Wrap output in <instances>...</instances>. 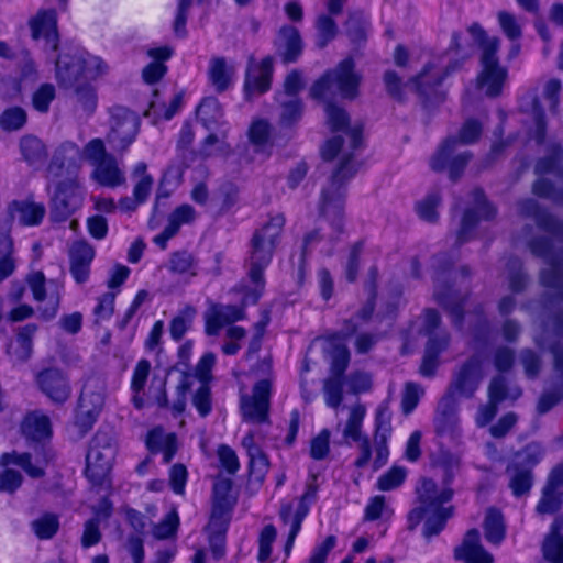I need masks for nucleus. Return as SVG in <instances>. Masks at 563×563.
Here are the masks:
<instances>
[{
    "mask_svg": "<svg viewBox=\"0 0 563 563\" xmlns=\"http://www.w3.org/2000/svg\"><path fill=\"white\" fill-rule=\"evenodd\" d=\"M297 516H298V506L296 507V509H294V506L291 503L282 504L280 510H279V517L285 525H289L288 538H287V541L285 544V552L287 555L289 554V552L294 545L295 539H296L297 534L299 533V531L301 529V523L303 521V520L298 521V529L294 530Z\"/></svg>",
    "mask_w": 563,
    "mask_h": 563,
    "instance_id": "46",
    "label": "nucleus"
},
{
    "mask_svg": "<svg viewBox=\"0 0 563 563\" xmlns=\"http://www.w3.org/2000/svg\"><path fill=\"white\" fill-rule=\"evenodd\" d=\"M472 196L474 207L468 208L463 214L456 236V243L459 245L467 242L472 238L473 231L481 220H489L496 214V210L487 203L483 190L475 189Z\"/></svg>",
    "mask_w": 563,
    "mask_h": 563,
    "instance_id": "18",
    "label": "nucleus"
},
{
    "mask_svg": "<svg viewBox=\"0 0 563 563\" xmlns=\"http://www.w3.org/2000/svg\"><path fill=\"white\" fill-rule=\"evenodd\" d=\"M152 365L146 358H141L132 373L131 390L136 393H145V387L151 374Z\"/></svg>",
    "mask_w": 563,
    "mask_h": 563,
    "instance_id": "60",
    "label": "nucleus"
},
{
    "mask_svg": "<svg viewBox=\"0 0 563 563\" xmlns=\"http://www.w3.org/2000/svg\"><path fill=\"white\" fill-rule=\"evenodd\" d=\"M167 267L173 274H188L190 277L197 275V261L195 256L187 251L172 253Z\"/></svg>",
    "mask_w": 563,
    "mask_h": 563,
    "instance_id": "43",
    "label": "nucleus"
},
{
    "mask_svg": "<svg viewBox=\"0 0 563 563\" xmlns=\"http://www.w3.org/2000/svg\"><path fill=\"white\" fill-rule=\"evenodd\" d=\"M85 159L82 155V148L70 141L62 143L52 156V159L47 166V173L52 177H62L67 175L69 177H76L81 167V161Z\"/></svg>",
    "mask_w": 563,
    "mask_h": 563,
    "instance_id": "16",
    "label": "nucleus"
},
{
    "mask_svg": "<svg viewBox=\"0 0 563 563\" xmlns=\"http://www.w3.org/2000/svg\"><path fill=\"white\" fill-rule=\"evenodd\" d=\"M497 19L501 31L510 41H517L522 36L521 25L514 14L499 11Z\"/></svg>",
    "mask_w": 563,
    "mask_h": 563,
    "instance_id": "62",
    "label": "nucleus"
},
{
    "mask_svg": "<svg viewBox=\"0 0 563 563\" xmlns=\"http://www.w3.org/2000/svg\"><path fill=\"white\" fill-rule=\"evenodd\" d=\"M104 68V63L96 56H64L56 60V76L64 88L82 84L81 79L95 78L103 74Z\"/></svg>",
    "mask_w": 563,
    "mask_h": 563,
    "instance_id": "9",
    "label": "nucleus"
},
{
    "mask_svg": "<svg viewBox=\"0 0 563 563\" xmlns=\"http://www.w3.org/2000/svg\"><path fill=\"white\" fill-rule=\"evenodd\" d=\"M285 224L284 213H271L268 220L254 231L250 241L246 265L249 268L247 275L255 287L251 294H246L245 301L251 299L255 303L261 297L265 285L264 271L273 260Z\"/></svg>",
    "mask_w": 563,
    "mask_h": 563,
    "instance_id": "4",
    "label": "nucleus"
},
{
    "mask_svg": "<svg viewBox=\"0 0 563 563\" xmlns=\"http://www.w3.org/2000/svg\"><path fill=\"white\" fill-rule=\"evenodd\" d=\"M96 255L93 246L85 240H77L69 247V271L77 284L89 279L90 265Z\"/></svg>",
    "mask_w": 563,
    "mask_h": 563,
    "instance_id": "23",
    "label": "nucleus"
},
{
    "mask_svg": "<svg viewBox=\"0 0 563 563\" xmlns=\"http://www.w3.org/2000/svg\"><path fill=\"white\" fill-rule=\"evenodd\" d=\"M197 114L202 124L209 129L210 123L217 122L222 117L220 103L214 98H206L200 102Z\"/></svg>",
    "mask_w": 563,
    "mask_h": 563,
    "instance_id": "56",
    "label": "nucleus"
},
{
    "mask_svg": "<svg viewBox=\"0 0 563 563\" xmlns=\"http://www.w3.org/2000/svg\"><path fill=\"white\" fill-rule=\"evenodd\" d=\"M21 432L29 440L42 441L51 437V420L40 411L29 412L21 422Z\"/></svg>",
    "mask_w": 563,
    "mask_h": 563,
    "instance_id": "34",
    "label": "nucleus"
},
{
    "mask_svg": "<svg viewBox=\"0 0 563 563\" xmlns=\"http://www.w3.org/2000/svg\"><path fill=\"white\" fill-rule=\"evenodd\" d=\"M82 155L92 166L90 177L102 187L117 188L126 184L125 170L114 154L108 153L103 140L96 137L82 147Z\"/></svg>",
    "mask_w": 563,
    "mask_h": 563,
    "instance_id": "5",
    "label": "nucleus"
},
{
    "mask_svg": "<svg viewBox=\"0 0 563 563\" xmlns=\"http://www.w3.org/2000/svg\"><path fill=\"white\" fill-rule=\"evenodd\" d=\"M457 141L448 137L430 158V167L434 172H442L448 168L452 180L460 178L468 164L472 154L470 151L456 152Z\"/></svg>",
    "mask_w": 563,
    "mask_h": 563,
    "instance_id": "13",
    "label": "nucleus"
},
{
    "mask_svg": "<svg viewBox=\"0 0 563 563\" xmlns=\"http://www.w3.org/2000/svg\"><path fill=\"white\" fill-rule=\"evenodd\" d=\"M435 290L434 297L435 300L443 306L445 309L450 310V313L453 318V322L456 325H460L463 319V300L464 297L460 295L457 291L452 289L451 287H443L440 284V278L437 277L435 280Z\"/></svg>",
    "mask_w": 563,
    "mask_h": 563,
    "instance_id": "36",
    "label": "nucleus"
},
{
    "mask_svg": "<svg viewBox=\"0 0 563 563\" xmlns=\"http://www.w3.org/2000/svg\"><path fill=\"white\" fill-rule=\"evenodd\" d=\"M500 40L490 41L482 53V71L478 76V86L486 89V95L496 97L500 93L507 77V70L501 67L496 56Z\"/></svg>",
    "mask_w": 563,
    "mask_h": 563,
    "instance_id": "12",
    "label": "nucleus"
},
{
    "mask_svg": "<svg viewBox=\"0 0 563 563\" xmlns=\"http://www.w3.org/2000/svg\"><path fill=\"white\" fill-rule=\"evenodd\" d=\"M507 275L509 289L512 292H521L528 283L526 274L521 269V262L518 258H510L507 263Z\"/></svg>",
    "mask_w": 563,
    "mask_h": 563,
    "instance_id": "58",
    "label": "nucleus"
},
{
    "mask_svg": "<svg viewBox=\"0 0 563 563\" xmlns=\"http://www.w3.org/2000/svg\"><path fill=\"white\" fill-rule=\"evenodd\" d=\"M327 121L333 132H343L344 135H336L328 140L322 148V157L332 161L341 156V163L334 172L331 181L321 192V212L329 218L333 225H341L344 207V181L351 179L357 172L353 162V153L362 143V126L356 124L350 126L349 115L344 109L327 102Z\"/></svg>",
    "mask_w": 563,
    "mask_h": 563,
    "instance_id": "1",
    "label": "nucleus"
},
{
    "mask_svg": "<svg viewBox=\"0 0 563 563\" xmlns=\"http://www.w3.org/2000/svg\"><path fill=\"white\" fill-rule=\"evenodd\" d=\"M511 473L509 487L517 497L527 494L532 486V475L529 470L508 468Z\"/></svg>",
    "mask_w": 563,
    "mask_h": 563,
    "instance_id": "54",
    "label": "nucleus"
},
{
    "mask_svg": "<svg viewBox=\"0 0 563 563\" xmlns=\"http://www.w3.org/2000/svg\"><path fill=\"white\" fill-rule=\"evenodd\" d=\"M563 148L560 144H552L548 154L540 158L534 172L540 177L533 184L534 195L550 199L553 202H563Z\"/></svg>",
    "mask_w": 563,
    "mask_h": 563,
    "instance_id": "6",
    "label": "nucleus"
},
{
    "mask_svg": "<svg viewBox=\"0 0 563 563\" xmlns=\"http://www.w3.org/2000/svg\"><path fill=\"white\" fill-rule=\"evenodd\" d=\"M344 376L331 375L323 384L324 401L328 407L336 409L343 400Z\"/></svg>",
    "mask_w": 563,
    "mask_h": 563,
    "instance_id": "47",
    "label": "nucleus"
},
{
    "mask_svg": "<svg viewBox=\"0 0 563 563\" xmlns=\"http://www.w3.org/2000/svg\"><path fill=\"white\" fill-rule=\"evenodd\" d=\"M561 482L555 474H552L542 490V497L537 505L539 514H554L562 506Z\"/></svg>",
    "mask_w": 563,
    "mask_h": 563,
    "instance_id": "38",
    "label": "nucleus"
},
{
    "mask_svg": "<svg viewBox=\"0 0 563 563\" xmlns=\"http://www.w3.org/2000/svg\"><path fill=\"white\" fill-rule=\"evenodd\" d=\"M455 69L456 66H448L443 70L433 63L427 64L422 71L413 79L417 91L428 99L431 98L445 76Z\"/></svg>",
    "mask_w": 563,
    "mask_h": 563,
    "instance_id": "30",
    "label": "nucleus"
},
{
    "mask_svg": "<svg viewBox=\"0 0 563 563\" xmlns=\"http://www.w3.org/2000/svg\"><path fill=\"white\" fill-rule=\"evenodd\" d=\"M32 35L35 40L43 38L45 46L51 51L58 47V33L56 26V15L54 11L40 13L31 23Z\"/></svg>",
    "mask_w": 563,
    "mask_h": 563,
    "instance_id": "33",
    "label": "nucleus"
},
{
    "mask_svg": "<svg viewBox=\"0 0 563 563\" xmlns=\"http://www.w3.org/2000/svg\"><path fill=\"white\" fill-rule=\"evenodd\" d=\"M244 318V305L234 306L212 302L203 314L206 333L211 336L217 335L224 325L243 320Z\"/></svg>",
    "mask_w": 563,
    "mask_h": 563,
    "instance_id": "19",
    "label": "nucleus"
},
{
    "mask_svg": "<svg viewBox=\"0 0 563 563\" xmlns=\"http://www.w3.org/2000/svg\"><path fill=\"white\" fill-rule=\"evenodd\" d=\"M36 331L37 325L34 323L19 328L15 340L8 345V354L19 362L27 361L33 351V336Z\"/></svg>",
    "mask_w": 563,
    "mask_h": 563,
    "instance_id": "35",
    "label": "nucleus"
},
{
    "mask_svg": "<svg viewBox=\"0 0 563 563\" xmlns=\"http://www.w3.org/2000/svg\"><path fill=\"white\" fill-rule=\"evenodd\" d=\"M454 559L464 563H494V556L481 543L477 529H471L460 545L454 549Z\"/></svg>",
    "mask_w": 563,
    "mask_h": 563,
    "instance_id": "26",
    "label": "nucleus"
},
{
    "mask_svg": "<svg viewBox=\"0 0 563 563\" xmlns=\"http://www.w3.org/2000/svg\"><path fill=\"white\" fill-rule=\"evenodd\" d=\"M275 47L284 63L296 62L302 53V40L299 31L292 25L282 26L275 38Z\"/></svg>",
    "mask_w": 563,
    "mask_h": 563,
    "instance_id": "29",
    "label": "nucleus"
},
{
    "mask_svg": "<svg viewBox=\"0 0 563 563\" xmlns=\"http://www.w3.org/2000/svg\"><path fill=\"white\" fill-rule=\"evenodd\" d=\"M453 475L444 478L443 485H438L430 478H422L416 488L418 506L408 515L409 529H415L422 519L423 536L429 539L439 534L445 527V522L453 516L454 508L448 503L453 497L451 488Z\"/></svg>",
    "mask_w": 563,
    "mask_h": 563,
    "instance_id": "3",
    "label": "nucleus"
},
{
    "mask_svg": "<svg viewBox=\"0 0 563 563\" xmlns=\"http://www.w3.org/2000/svg\"><path fill=\"white\" fill-rule=\"evenodd\" d=\"M84 195L78 178L69 177L59 181L51 200V219L55 222L66 221L81 207Z\"/></svg>",
    "mask_w": 563,
    "mask_h": 563,
    "instance_id": "11",
    "label": "nucleus"
},
{
    "mask_svg": "<svg viewBox=\"0 0 563 563\" xmlns=\"http://www.w3.org/2000/svg\"><path fill=\"white\" fill-rule=\"evenodd\" d=\"M434 423L439 435L448 437L452 441H459L461 439L462 430L457 415L435 416Z\"/></svg>",
    "mask_w": 563,
    "mask_h": 563,
    "instance_id": "52",
    "label": "nucleus"
},
{
    "mask_svg": "<svg viewBox=\"0 0 563 563\" xmlns=\"http://www.w3.org/2000/svg\"><path fill=\"white\" fill-rule=\"evenodd\" d=\"M272 383L268 378L258 380L251 396L241 398V411L245 421L263 423L268 421Z\"/></svg>",
    "mask_w": 563,
    "mask_h": 563,
    "instance_id": "15",
    "label": "nucleus"
},
{
    "mask_svg": "<svg viewBox=\"0 0 563 563\" xmlns=\"http://www.w3.org/2000/svg\"><path fill=\"white\" fill-rule=\"evenodd\" d=\"M103 407V396L84 388L76 411V424L85 432L97 421Z\"/></svg>",
    "mask_w": 563,
    "mask_h": 563,
    "instance_id": "28",
    "label": "nucleus"
},
{
    "mask_svg": "<svg viewBox=\"0 0 563 563\" xmlns=\"http://www.w3.org/2000/svg\"><path fill=\"white\" fill-rule=\"evenodd\" d=\"M195 314L196 310L192 307H186L178 316L172 319L169 333L173 340L180 341L183 339L190 329Z\"/></svg>",
    "mask_w": 563,
    "mask_h": 563,
    "instance_id": "51",
    "label": "nucleus"
},
{
    "mask_svg": "<svg viewBox=\"0 0 563 563\" xmlns=\"http://www.w3.org/2000/svg\"><path fill=\"white\" fill-rule=\"evenodd\" d=\"M317 38L316 45L319 48H324L338 33V26L334 20L325 14L318 16L316 21Z\"/></svg>",
    "mask_w": 563,
    "mask_h": 563,
    "instance_id": "49",
    "label": "nucleus"
},
{
    "mask_svg": "<svg viewBox=\"0 0 563 563\" xmlns=\"http://www.w3.org/2000/svg\"><path fill=\"white\" fill-rule=\"evenodd\" d=\"M554 338H563V311L558 312L553 317L551 329L545 324L541 334L534 338V342L540 349L549 346L554 358V371L563 380V344L552 342Z\"/></svg>",
    "mask_w": 563,
    "mask_h": 563,
    "instance_id": "21",
    "label": "nucleus"
},
{
    "mask_svg": "<svg viewBox=\"0 0 563 563\" xmlns=\"http://www.w3.org/2000/svg\"><path fill=\"white\" fill-rule=\"evenodd\" d=\"M55 96V87L52 84L41 85L32 96L33 108L41 113H46Z\"/></svg>",
    "mask_w": 563,
    "mask_h": 563,
    "instance_id": "61",
    "label": "nucleus"
},
{
    "mask_svg": "<svg viewBox=\"0 0 563 563\" xmlns=\"http://www.w3.org/2000/svg\"><path fill=\"white\" fill-rule=\"evenodd\" d=\"M140 126L135 113L124 107H113L110 110V131L107 142L114 153L123 154L134 142Z\"/></svg>",
    "mask_w": 563,
    "mask_h": 563,
    "instance_id": "10",
    "label": "nucleus"
},
{
    "mask_svg": "<svg viewBox=\"0 0 563 563\" xmlns=\"http://www.w3.org/2000/svg\"><path fill=\"white\" fill-rule=\"evenodd\" d=\"M441 203V196L438 190L429 192L416 205V211L420 219L434 223L439 219L438 208Z\"/></svg>",
    "mask_w": 563,
    "mask_h": 563,
    "instance_id": "45",
    "label": "nucleus"
},
{
    "mask_svg": "<svg viewBox=\"0 0 563 563\" xmlns=\"http://www.w3.org/2000/svg\"><path fill=\"white\" fill-rule=\"evenodd\" d=\"M328 342L327 352L331 356V375L344 376V372L350 363V352L342 342L340 334L332 333L324 336Z\"/></svg>",
    "mask_w": 563,
    "mask_h": 563,
    "instance_id": "37",
    "label": "nucleus"
},
{
    "mask_svg": "<svg viewBox=\"0 0 563 563\" xmlns=\"http://www.w3.org/2000/svg\"><path fill=\"white\" fill-rule=\"evenodd\" d=\"M450 336L448 332H442L428 340L424 355L419 368L423 377L431 378L435 375L439 366V355L449 346Z\"/></svg>",
    "mask_w": 563,
    "mask_h": 563,
    "instance_id": "31",
    "label": "nucleus"
},
{
    "mask_svg": "<svg viewBox=\"0 0 563 563\" xmlns=\"http://www.w3.org/2000/svg\"><path fill=\"white\" fill-rule=\"evenodd\" d=\"M280 104V123L283 125H291L298 122L302 115V102L299 98H280L277 97Z\"/></svg>",
    "mask_w": 563,
    "mask_h": 563,
    "instance_id": "48",
    "label": "nucleus"
},
{
    "mask_svg": "<svg viewBox=\"0 0 563 563\" xmlns=\"http://www.w3.org/2000/svg\"><path fill=\"white\" fill-rule=\"evenodd\" d=\"M406 478V471L402 467L394 466L379 476L377 488L383 492L393 490L399 487Z\"/></svg>",
    "mask_w": 563,
    "mask_h": 563,
    "instance_id": "64",
    "label": "nucleus"
},
{
    "mask_svg": "<svg viewBox=\"0 0 563 563\" xmlns=\"http://www.w3.org/2000/svg\"><path fill=\"white\" fill-rule=\"evenodd\" d=\"M520 388H508L506 378L500 375L495 376L489 383L488 398L498 405L506 399L516 400L520 397Z\"/></svg>",
    "mask_w": 563,
    "mask_h": 563,
    "instance_id": "44",
    "label": "nucleus"
},
{
    "mask_svg": "<svg viewBox=\"0 0 563 563\" xmlns=\"http://www.w3.org/2000/svg\"><path fill=\"white\" fill-rule=\"evenodd\" d=\"M231 511L232 509H228L227 506H220L219 508L212 507L208 523L210 534H225L231 519Z\"/></svg>",
    "mask_w": 563,
    "mask_h": 563,
    "instance_id": "59",
    "label": "nucleus"
},
{
    "mask_svg": "<svg viewBox=\"0 0 563 563\" xmlns=\"http://www.w3.org/2000/svg\"><path fill=\"white\" fill-rule=\"evenodd\" d=\"M20 151L30 166H41L47 157L45 144L33 135H25L20 140Z\"/></svg>",
    "mask_w": 563,
    "mask_h": 563,
    "instance_id": "40",
    "label": "nucleus"
},
{
    "mask_svg": "<svg viewBox=\"0 0 563 563\" xmlns=\"http://www.w3.org/2000/svg\"><path fill=\"white\" fill-rule=\"evenodd\" d=\"M58 528V518L53 514H46L32 522V529L40 539L53 538Z\"/></svg>",
    "mask_w": 563,
    "mask_h": 563,
    "instance_id": "57",
    "label": "nucleus"
},
{
    "mask_svg": "<svg viewBox=\"0 0 563 563\" xmlns=\"http://www.w3.org/2000/svg\"><path fill=\"white\" fill-rule=\"evenodd\" d=\"M27 284L36 301H44L48 298V307L42 311L45 320L53 319L59 307L62 286L56 280H49L48 286L53 288L49 295L46 294V279L42 272H34L27 276Z\"/></svg>",
    "mask_w": 563,
    "mask_h": 563,
    "instance_id": "20",
    "label": "nucleus"
},
{
    "mask_svg": "<svg viewBox=\"0 0 563 563\" xmlns=\"http://www.w3.org/2000/svg\"><path fill=\"white\" fill-rule=\"evenodd\" d=\"M13 252L14 244L9 233L0 234V283L10 277L15 271Z\"/></svg>",
    "mask_w": 563,
    "mask_h": 563,
    "instance_id": "41",
    "label": "nucleus"
},
{
    "mask_svg": "<svg viewBox=\"0 0 563 563\" xmlns=\"http://www.w3.org/2000/svg\"><path fill=\"white\" fill-rule=\"evenodd\" d=\"M9 464H15L22 467L32 478H41L45 475L43 466L32 464V456L30 453L13 452L2 454L0 457V465L7 466Z\"/></svg>",
    "mask_w": 563,
    "mask_h": 563,
    "instance_id": "42",
    "label": "nucleus"
},
{
    "mask_svg": "<svg viewBox=\"0 0 563 563\" xmlns=\"http://www.w3.org/2000/svg\"><path fill=\"white\" fill-rule=\"evenodd\" d=\"M483 378V358L475 354L468 357L456 371L449 386L454 393L471 398Z\"/></svg>",
    "mask_w": 563,
    "mask_h": 563,
    "instance_id": "17",
    "label": "nucleus"
},
{
    "mask_svg": "<svg viewBox=\"0 0 563 563\" xmlns=\"http://www.w3.org/2000/svg\"><path fill=\"white\" fill-rule=\"evenodd\" d=\"M483 529L487 542L499 545L506 537V525L501 512L496 508L486 511Z\"/></svg>",
    "mask_w": 563,
    "mask_h": 563,
    "instance_id": "39",
    "label": "nucleus"
},
{
    "mask_svg": "<svg viewBox=\"0 0 563 563\" xmlns=\"http://www.w3.org/2000/svg\"><path fill=\"white\" fill-rule=\"evenodd\" d=\"M273 75V59L265 57L261 63H250L245 74L244 95L251 99L255 95H263L271 88Z\"/></svg>",
    "mask_w": 563,
    "mask_h": 563,
    "instance_id": "22",
    "label": "nucleus"
},
{
    "mask_svg": "<svg viewBox=\"0 0 563 563\" xmlns=\"http://www.w3.org/2000/svg\"><path fill=\"white\" fill-rule=\"evenodd\" d=\"M543 554L551 562L563 563V537L553 531L543 542Z\"/></svg>",
    "mask_w": 563,
    "mask_h": 563,
    "instance_id": "63",
    "label": "nucleus"
},
{
    "mask_svg": "<svg viewBox=\"0 0 563 563\" xmlns=\"http://www.w3.org/2000/svg\"><path fill=\"white\" fill-rule=\"evenodd\" d=\"M391 413L387 407H379L375 417L374 468L378 470L387 463L389 451L387 441L391 435Z\"/></svg>",
    "mask_w": 563,
    "mask_h": 563,
    "instance_id": "24",
    "label": "nucleus"
},
{
    "mask_svg": "<svg viewBox=\"0 0 563 563\" xmlns=\"http://www.w3.org/2000/svg\"><path fill=\"white\" fill-rule=\"evenodd\" d=\"M232 481L229 478H218L213 485V508L227 506L232 509L234 499L231 496Z\"/></svg>",
    "mask_w": 563,
    "mask_h": 563,
    "instance_id": "55",
    "label": "nucleus"
},
{
    "mask_svg": "<svg viewBox=\"0 0 563 563\" xmlns=\"http://www.w3.org/2000/svg\"><path fill=\"white\" fill-rule=\"evenodd\" d=\"M25 123L26 112L20 107H11L0 115V128L7 132L20 130Z\"/></svg>",
    "mask_w": 563,
    "mask_h": 563,
    "instance_id": "53",
    "label": "nucleus"
},
{
    "mask_svg": "<svg viewBox=\"0 0 563 563\" xmlns=\"http://www.w3.org/2000/svg\"><path fill=\"white\" fill-rule=\"evenodd\" d=\"M366 416V408L362 404H355L349 409V418L343 428L345 440H352L358 443L360 455L354 465L357 468L365 467L372 457V445L367 435L362 433V426Z\"/></svg>",
    "mask_w": 563,
    "mask_h": 563,
    "instance_id": "14",
    "label": "nucleus"
},
{
    "mask_svg": "<svg viewBox=\"0 0 563 563\" xmlns=\"http://www.w3.org/2000/svg\"><path fill=\"white\" fill-rule=\"evenodd\" d=\"M519 213L532 218L538 228L549 234L550 239L534 238L528 241L531 253L544 260L549 268L540 274L541 284L552 291L558 301H563V251L558 249L554 240L563 241V222L541 209L534 199L518 203Z\"/></svg>",
    "mask_w": 563,
    "mask_h": 563,
    "instance_id": "2",
    "label": "nucleus"
},
{
    "mask_svg": "<svg viewBox=\"0 0 563 563\" xmlns=\"http://www.w3.org/2000/svg\"><path fill=\"white\" fill-rule=\"evenodd\" d=\"M236 66L224 57L216 56L210 59L208 76L217 92H224L233 82Z\"/></svg>",
    "mask_w": 563,
    "mask_h": 563,
    "instance_id": "32",
    "label": "nucleus"
},
{
    "mask_svg": "<svg viewBox=\"0 0 563 563\" xmlns=\"http://www.w3.org/2000/svg\"><path fill=\"white\" fill-rule=\"evenodd\" d=\"M46 209L43 203L30 200H13L7 207L5 223L11 224L15 219L22 225H37L42 222Z\"/></svg>",
    "mask_w": 563,
    "mask_h": 563,
    "instance_id": "27",
    "label": "nucleus"
},
{
    "mask_svg": "<svg viewBox=\"0 0 563 563\" xmlns=\"http://www.w3.org/2000/svg\"><path fill=\"white\" fill-rule=\"evenodd\" d=\"M358 77L354 73L351 58L341 62L338 67L324 74L310 89L311 98L328 101L336 93L353 99L357 93Z\"/></svg>",
    "mask_w": 563,
    "mask_h": 563,
    "instance_id": "7",
    "label": "nucleus"
},
{
    "mask_svg": "<svg viewBox=\"0 0 563 563\" xmlns=\"http://www.w3.org/2000/svg\"><path fill=\"white\" fill-rule=\"evenodd\" d=\"M74 88V96L77 104L87 114L93 113L97 107L98 98L95 88L87 82L78 84Z\"/></svg>",
    "mask_w": 563,
    "mask_h": 563,
    "instance_id": "50",
    "label": "nucleus"
},
{
    "mask_svg": "<svg viewBox=\"0 0 563 563\" xmlns=\"http://www.w3.org/2000/svg\"><path fill=\"white\" fill-rule=\"evenodd\" d=\"M36 382L42 393L54 402H64L70 395L68 378L58 368H47L40 372Z\"/></svg>",
    "mask_w": 563,
    "mask_h": 563,
    "instance_id": "25",
    "label": "nucleus"
},
{
    "mask_svg": "<svg viewBox=\"0 0 563 563\" xmlns=\"http://www.w3.org/2000/svg\"><path fill=\"white\" fill-rule=\"evenodd\" d=\"M117 446L112 435L99 430L92 440L86 455V475L93 484H101L112 467Z\"/></svg>",
    "mask_w": 563,
    "mask_h": 563,
    "instance_id": "8",
    "label": "nucleus"
}]
</instances>
